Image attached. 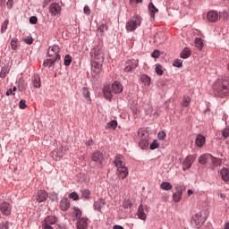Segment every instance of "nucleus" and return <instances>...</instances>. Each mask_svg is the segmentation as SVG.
<instances>
[{"label":"nucleus","mask_w":229,"mask_h":229,"mask_svg":"<svg viewBox=\"0 0 229 229\" xmlns=\"http://www.w3.org/2000/svg\"><path fill=\"white\" fill-rule=\"evenodd\" d=\"M90 64H91V72L92 76L96 78L103 71V64L105 62V53L103 52V47L96 46L90 51Z\"/></svg>","instance_id":"1"},{"label":"nucleus","mask_w":229,"mask_h":229,"mask_svg":"<svg viewBox=\"0 0 229 229\" xmlns=\"http://www.w3.org/2000/svg\"><path fill=\"white\" fill-rule=\"evenodd\" d=\"M213 93L215 98H228L229 96V77H218L213 83Z\"/></svg>","instance_id":"2"},{"label":"nucleus","mask_w":229,"mask_h":229,"mask_svg":"<svg viewBox=\"0 0 229 229\" xmlns=\"http://www.w3.org/2000/svg\"><path fill=\"white\" fill-rule=\"evenodd\" d=\"M142 23V17H140V15L139 14H135L131 20H129L126 22V30L127 31H135V29L138 26H140V24Z\"/></svg>","instance_id":"3"},{"label":"nucleus","mask_w":229,"mask_h":229,"mask_svg":"<svg viewBox=\"0 0 229 229\" xmlns=\"http://www.w3.org/2000/svg\"><path fill=\"white\" fill-rule=\"evenodd\" d=\"M138 135L140 137V142L139 146L141 148V149H146L148 146H149V134H148V131L140 129L138 131Z\"/></svg>","instance_id":"4"},{"label":"nucleus","mask_w":229,"mask_h":229,"mask_svg":"<svg viewBox=\"0 0 229 229\" xmlns=\"http://www.w3.org/2000/svg\"><path fill=\"white\" fill-rule=\"evenodd\" d=\"M61 48L58 45H54L48 47L47 56L48 58H55V60H62V56L60 55Z\"/></svg>","instance_id":"5"},{"label":"nucleus","mask_w":229,"mask_h":229,"mask_svg":"<svg viewBox=\"0 0 229 229\" xmlns=\"http://www.w3.org/2000/svg\"><path fill=\"white\" fill-rule=\"evenodd\" d=\"M91 162H94L96 165L103 167V164L105 162V155L103 152L97 150L91 155Z\"/></svg>","instance_id":"6"},{"label":"nucleus","mask_w":229,"mask_h":229,"mask_svg":"<svg viewBox=\"0 0 229 229\" xmlns=\"http://www.w3.org/2000/svg\"><path fill=\"white\" fill-rule=\"evenodd\" d=\"M123 69L124 72H131L139 67V59H128Z\"/></svg>","instance_id":"7"},{"label":"nucleus","mask_w":229,"mask_h":229,"mask_svg":"<svg viewBox=\"0 0 229 229\" xmlns=\"http://www.w3.org/2000/svg\"><path fill=\"white\" fill-rule=\"evenodd\" d=\"M176 192L173 194V199L174 203H180L182 201V198H183V191H185V188L182 185L175 187Z\"/></svg>","instance_id":"8"},{"label":"nucleus","mask_w":229,"mask_h":229,"mask_svg":"<svg viewBox=\"0 0 229 229\" xmlns=\"http://www.w3.org/2000/svg\"><path fill=\"white\" fill-rule=\"evenodd\" d=\"M205 217L201 215L200 212L195 214L191 218V223L197 226V228H201L202 225H205Z\"/></svg>","instance_id":"9"},{"label":"nucleus","mask_w":229,"mask_h":229,"mask_svg":"<svg viewBox=\"0 0 229 229\" xmlns=\"http://www.w3.org/2000/svg\"><path fill=\"white\" fill-rule=\"evenodd\" d=\"M196 162V157L193 155H188L182 162V171H187L192 167V164Z\"/></svg>","instance_id":"10"},{"label":"nucleus","mask_w":229,"mask_h":229,"mask_svg":"<svg viewBox=\"0 0 229 229\" xmlns=\"http://www.w3.org/2000/svg\"><path fill=\"white\" fill-rule=\"evenodd\" d=\"M47 198H49V193L46 190H38L36 193V201L38 203L47 201Z\"/></svg>","instance_id":"11"},{"label":"nucleus","mask_w":229,"mask_h":229,"mask_svg":"<svg viewBox=\"0 0 229 229\" xmlns=\"http://www.w3.org/2000/svg\"><path fill=\"white\" fill-rule=\"evenodd\" d=\"M0 212L3 214V216H10L12 214V204L6 201L0 203Z\"/></svg>","instance_id":"12"},{"label":"nucleus","mask_w":229,"mask_h":229,"mask_svg":"<svg viewBox=\"0 0 229 229\" xmlns=\"http://www.w3.org/2000/svg\"><path fill=\"white\" fill-rule=\"evenodd\" d=\"M50 15L52 17H56V15H60L62 12V6L58 3H52L48 8Z\"/></svg>","instance_id":"13"},{"label":"nucleus","mask_w":229,"mask_h":229,"mask_svg":"<svg viewBox=\"0 0 229 229\" xmlns=\"http://www.w3.org/2000/svg\"><path fill=\"white\" fill-rule=\"evenodd\" d=\"M77 229H88L89 228V218L81 217L77 220Z\"/></svg>","instance_id":"14"},{"label":"nucleus","mask_w":229,"mask_h":229,"mask_svg":"<svg viewBox=\"0 0 229 229\" xmlns=\"http://www.w3.org/2000/svg\"><path fill=\"white\" fill-rule=\"evenodd\" d=\"M59 207L63 212H67L71 208V200L67 198H63L60 201Z\"/></svg>","instance_id":"15"},{"label":"nucleus","mask_w":229,"mask_h":229,"mask_svg":"<svg viewBox=\"0 0 229 229\" xmlns=\"http://www.w3.org/2000/svg\"><path fill=\"white\" fill-rule=\"evenodd\" d=\"M31 83L34 89H40V87H42V81L40 80V75H38V73L32 75Z\"/></svg>","instance_id":"16"},{"label":"nucleus","mask_w":229,"mask_h":229,"mask_svg":"<svg viewBox=\"0 0 229 229\" xmlns=\"http://www.w3.org/2000/svg\"><path fill=\"white\" fill-rule=\"evenodd\" d=\"M210 160H211L210 168L212 169V171L216 170V167H219L223 165V160L221 158H217L214 157L213 155H211Z\"/></svg>","instance_id":"17"},{"label":"nucleus","mask_w":229,"mask_h":229,"mask_svg":"<svg viewBox=\"0 0 229 229\" xmlns=\"http://www.w3.org/2000/svg\"><path fill=\"white\" fill-rule=\"evenodd\" d=\"M207 19L209 22H217L219 19V13L216 11H209L207 13Z\"/></svg>","instance_id":"18"},{"label":"nucleus","mask_w":229,"mask_h":229,"mask_svg":"<svg viewBox=\"0 0 229 229\" xmlns=\"http://www.w3.org/2000/svg\"><path fill=\"white\" fill-rule=\"evenodd\" d=\"M111 89H112V92H114V94H121L123 92V84H121V82L115 81L114 82H113Z\"/></svg>","instance_id":"19"},{"label":"nucleus","mask_w":229,"mask_h":229,"mask_svg":"<svg viewBox=\"0 0 229 229\" xmlns=\"http://www.w3.org/2000/svg\"><path fill=\"white\" fill-rule=\"evenodd\" d=\"M114 165L116 166L117 169L126 167V165H124V163L123 162V155H121V154L116 155V157L114 160Z\"/></svg>","instance_id":"20"},{"label":"nucleus","mask_w":229,"mask_h":229,"mask_svg":"<svg viewBox=\"0 0 229 229\" xmlns=\"http://www.w3.org/2000/svg\"><path fill=\"white\" fill-rule=\"evenodd\" d=\"M60 62V59H55L53 57H50L48 59H45L43 62V66L47 67L48 69H51L55 64H58Z\"/></svg>","instance_id":"21"},{"label":"nucleus","mask_w":229,"mask_h":229,"mask_svg":"<svg viewBox=\"0 0 229 229\" xmlns=\"http://www.w3.org/2000/svg\"><path fill=\"white\" fill-rule=\"evenodd\" d=\"M205 142H207L205 136H203V134H198L195 140L197 148H203V146H205Z\"/></svg>","instance_id":"22"},{"label":"nucleus","mask_w":229,"mask_h":229,"mask_svg":"<svg viewBox=\"0 0 229 229\" xmlns=\"http://www.w3.org/2000/svg\"><path fill=\"white\" fill-rule=\"evenodd\" d=\"M82 98L86 99L87 105H92V98H90V91H89V88H82Z\"/></svg>","instance_id":"23"},{"label":"nucleus","mask_w":229,"mask_h":229,"mask_svg":"<svg viewBox=\"0 0 229 229\" xmlns=\"http://www.w3.org/2000/svg\"><path fill=\"white\" fill-rule=\"evenodd\" d=\"M103 95H104L105 99H107L108 101H112V98H114V95L112 94L110 86H105L103 88Z\"/></svg>","instance_id":"24"},{"label":"nucleus","mask_w":229,"mask_h":229,"mask_svg":"<svg viewBox=\"0 0 229 229\" xmlns=\"http://www.w3.org/2000/svg\"><path fill=\"white\" fill-rule=\"evenodd\" d=\"M220 175L221 178L223 180V182H225V183H228L229 182V169L226 167H223L220 171Z\"/></svg>","instance_id":"25"},{"label":"nucleus","mask_w":229,"mask_h":229,"mask_svg":"<svg viewBox=\"0 0 229 229\" xmlns=\"http://www.w3.org/2000/svg\"><path fill=\"white\" fill-rule=\"evenodd\" d=\"M105 205H106L105 199H98L93 204L94 210H97L98 212H101V209L103 208V207H105Z\"/></svg>","instance_id":"26"},{"label":"nucleus","mask_w":229,"mask_h":229,"mask_svg":"<svg viewBox=\"0 0 229 229\" xmlns=\"http://www.w3.org/2000/svg\"><path fill=\"white\" fill-rule=\"evenodd\" d=\"M212 154H202L199 157V164H201V165H206V164H208V160H210Z\"/></svg>","instance_id":"27"},{"label":"nucleus","mask_w":229,"mask_h":229,"mask_svg":"<svg viewBox=\"0 0 229 229\" xmlns=\"http://www.w3.org/2000/svg\"><path fill=\"white\" fill-rule=\"evenodd\" d=\"M117 174L120 178H122V180H124V178H126L129 174L128 167L123 166L122 168H118Z\"/></svg>","instance_id":"28"},{"label":"nucleus","mask_w":229,"mask_h":229,"mask_svg":"<svg viewBox=\"0 0 229 229\" xmlns=\"http://www.w3.org/2000/svg\"><path fill=\"white\" fill-rule=\"evenodd\" d=\"M10 74V65L9 64H4L2 66L1 71H0V78H6Z\"/></svg>","instance_id":"29"},{"label":"nucleus","mask_w":229,"mask_h":229,"mask_svg":"<svg viewBox=\"0 0 229 229\" xmlns=\"http://www.w3.org/2000/svg\"><path fill=\"white\" fill-rule=\"evenodd\" d=\"M137 216L141 221H146V213L144 212V206L140 204L138 208Z\"/></svg>","instance_id":"30"},{"label":"nucleus","mask_w":229,"mask_h":229,"mask_svg":"<svg viewBox=\"0 0 229 229\" xmlns=\"http://www.w3.org/2000/svg\"><path fill=\"white\" fill-rule=\"evenodd\" d=\"M43 223H47V225H56V223H58V217L55 216H48L45 217Z\"/></svg>","instance_id":"31"},{"label":"nucleus","mask_w":229,"mask_h":229,"mask_svg":"<svg viewBox=\"0 0 229 229\" xmlns=\"http://www.w3.org/2000/svg\"><path fill=\"white\" fill-rule=\"evenodd\" d=\"M191 55H192V53L191 52V48L186 47L181 51L180 56L181 58H183V60H187V58H189Z\"/></svg>","instance_id":"32"},{"label":"nucleus","mask_w":229,"mask_h":229,"mask_svg":"<svg viewBox=\"0 0 229 229\" xmlns=\"http://www.w3.org/2000/svg\"><path fill=\"white\" fill-rule=\"evenodd\" d=\"M72 210H73V214L75 216L73 221L81 219V216H83V211H81V209H80V208H78V207H73Z\"/></svg>","instance_id":"33"},{"label":"nucleus","mask_w":229,"mask_h":229,"mask_svg":"<svg viewBox=\"0 0 229 229\" xmlns=\"http://www.w3.org/2000/svg\"><path fill=\"white\" fill-rule=\"evenodd\" d=\"M148 12L151 19H155V13L158 12V9L156 8L155 4L153 3L148 4Z\"/></svg>","instance_id":"34"},{"label":"nucleus","mask_w":229,"mask_h":229,"mask_svg":"<svg viewBox=\"0 0 229 229\" xmlns=\"http://www.w3.org/2000/svg\"><path fill=\"white\" fill-rule=\"evenodd\" d=\"M203 39L201 38H195V47L198 49V51L203 50Z\"/></svg>","instance_id":"35"},{"label":"nucleus","mask_w":229,"mask_h":229,"mask_svg":"<svg viewBox=\"0 0 229 229\" xmlns=\"http://www.w3.org/2000/svg\"><path fill=\"white\" fill-rule=\"evenodd\" d=\"M140 81L147 87H149V85H151V77L146 74L141 75Z\"/></svg>","instance_id":"36"},{"label":"nucleus","mask_w":229,"mask_h":229,"mask_svg":"<svg viewBox=\"0 0 229 229\" xmlns=\"http://www.w3.org/2000/svg\"><path fill=\"white\" fill-rule=\"evenodd\" d=\"M160 189H162V191H171L173 189V184L169 182H163L160 184Z\"/></svg>","instance_id":"37"},{"label":"nucleus","mask_w":229,"mask_h":229,"mask_svg":"<svg viewBox=\"0 0 229 229\" xmlns=\"http://www.w3.org/2000/svg\"><path fill=\"white\" fill-rule=\"evenodd\" d=\"M117 128V121L112 120L106 125V130H115Z\"/></svg>","instance_id":"38"},{"label":"nucleus","mask_w":229,"mask_h":229,"mask_svg":"<svg viewBox=\"0 0 229 229\" xmlns=\"http://www.w3.org/2000/svg\"><path fill=\"white\" fill-rule=\"evenodd\" d=\"M163 69H164V66H162V64H157L156 68H155L156 74H157V76H164V70Z\"/></svg>","instance_id":"39"},{"label":"nucleus","mask_w":229,"mask_h":229,"mask_svg":"<svg viewBox=\"0 0 229 229\" xmlns=\"http://www.w3.org/2000/svg\"><path fill=\"white\" fill-rule=\"evenodd\" d=\"M11 46V49L13 51H17L18 47H19V39L18 38H13L11 40L10 43Z\"/></svg>","instance_id":"40"},{"label":"nucleus","mask_w":229,"mask_h":229,"mask_svg":"<svg viewBox=\"0 0 229 229\" xmlns=\"http://www.w3.org/2000/svg\"><path fill=\"white\" fill-rule=\"evenodd\" d=\"M191 105V97L189 96H184L182 98V103L181 104V106H184V108H187Z\"/></svg>","instance_id":"41"},{"label":"nucleus","mask_w":229,"mask_h":229,"mask_svg":"<svg viewBox=\"0 0 229 229\" xmlns=\"http://www.w3.org/2000/svg\"><path fill=\"white\" fill-rule=\"evenodd\" d=\"M81 194H82V198H84L85 199H90V194H91L90 190L89 189L82 190Z\"/></svg>","instance_id":"42"},{"label":"nucleus","mask_w":229,"mask_h":229,"mask_svg":"<svg viewBox=\"0 0 229 229\" xmlns=\"http://www.w3.org/2000/svg\"><path fill=\"white\" fill-rule=\"evenodd\" d=\"M71 64H72V56H71V55H66L64 56V65L66 67H69V65H71Z\"/></svg>","instance_id":"43"},{"label":"nucleus","mask_w":229,"mask_h":229,"mask_svg":"<svg viewBox=\"0 0 229 229\" xmlns=\"http://www.w3.org/2000/svg\"><path fill=\"white\" fill-rule=\"evenodd\" d=\"M8 24H10V21L8 20H4L2 23L1 33H4V31L8 30Z\"/></svg>","instance_id":"44"},{"label":"nucleus","mask_w":229,"mask_h":229,"mask_svg":"<svg viewBox=\"0 0 229 229\" xmlns=\"http://www.w3.org/2000/svg\"><path fill=\"white\" fill-rule=\"evenodd\" d=\"M133 203L130 199L123 200V208H131Z\"/></svg>","instance_id":"45"},{"label":"nucleus","mask_w":229,"mask_h":229,"mask_svg":"<svg viewBox=\"0 0 229 229\" xmlns=\"http://www.w3.org/2000/svg\"><path fill=\"white\" fill-rule=\"evenodd\" d=\"M174 67H183V61H182L181 59H175L174 60L173 63Z\"/></svg>","instance_id":"46"},{"label":"nucleus","mask_w":229,"mask_h":229,"mask_svg":"<svg viewBox=\"0 0 229 229\" xmlns=\"http://www.w3.org/2000/svg\"><path fill=\"white\" fill-rule=\"evenodd\" d=\"M69 198H70V199H73V201H78V199H80V195H78V193H76V191H73L69 194Z\"/></svg>","instance_id":"47"},{"label":"nucleus","mask_w":229,"mask_h":229,"mask_svg":"<svg viewBox=\"0 0 229 229\" xmlns=\"http://www.w3.org/2000/svg\"><path fill=\"white\" fill-rule=\"evenodd\" d=\"M0 229H10V222L8 220L3 221L0 224Z\"/></svg>","instance_id":"48"},{"label":"nucleus","mask_w":229,"mask_h":229,"mask_svg":"<svg viewBox=\"0 0 229 229\" xmlns=\"http://www.w3.org/2000/svg\"><path fill=\"white\" fill-rule=\"evenodd\" d=\"M157 137L159 140H165V137H167V134L165 133V131H161L158 132Z\"/></svg>","instance_id":"49"},{"label":"nucleus","mask_w":229,"mask_h":229,"mask_svg":"<svg viewBox=\"0 0 229 229\" xmlns=\"http://www.w3.org/2000/svg\"><path fill=\"white\" fill-rule=\"evenodd\" d=\"M160 147V144H158V141L157 140H154L153 142L150 144V149H157V148Z\"/></svg>","instance_id":"50"},{"label":"nucleus","mask_w":229,"mask_h":229,"mask_svg":"<svg viewBox=\"0 0 229 229\" xmlns=\"http://www.w3.org/2000/svg\"><path fill=\"white\" fill-rule=\"evenodd\" d=\"M98 30L99 33H105V30H108V26L106 24H101Z\"/></svg>","instance_id":"51"},{"label":"nucleus","mask_w":229,"mask_h":229,"mask_svg":"<svg viewBox=\"0 0 229 229\" xmlns=\"http://www.w3.org/2000/svg\"><path fill=\"white\" fill-rule=\"evenodd\" d=\"M27 105H26V100L21 99L19 102V107L21 108V110H25V108H27Z\"/></svg>","instance_id":"52"},{"label":"nucleus","mask_w":229,"mask_h":229,"mask_svg":"<svg viewBox=\"0 0 229 229\" xmlns=\"http://www.w3.org/2000/svg\"><path fill=\"white\" fill-rule=\"evenodd\" d=\"M222 137H224V139H228L229 137V127L224 129L222 131Z\"/></svg>","instance_id":"53"},{"label":"nucleus","mask_w":229,"mask_h":229,"mask_svg":"<svg viewBox=\"0 0 229 229\" xmlns=\"http://www.w3.org/2000/svg\"><path fill=\"white\" fill-rule=\"evenodd\" d=\"M38 22V18H37V16H31L30 18V24H37Z\"/></svg>","instance_id":"54"},{"label":"nucleus","mask_w":229,"mask_h":229,"mask_svg":"<svg viewBox=\"0 0 229 229\" xmlns=\"http://www.w3.org/2000/svg\"><path fill=\"white\" fill-rule=\"evenodd\" d=\"M152 58H159L160 57V51L159 50H154L151 54Z\"/></svg>","instance_id":"55"},{"label":"nucleus","mask_w":229,"mask_h":229,"mask_svg":"<svg viewBox=\"0 0 229 229\" xmlns=\"http://www.w3.org/2000/svg\"><path fill=\"white\" fill-rule=\"evenodd\" d=\"M23 42L28 44V46H31L33 44V38H26L23 39Z\"/></svg>","instance_id":"56"},{"label":"nucleus","mask_w":229,"mask_h":229,"mask_svg":"<svg viewBox=\"0 0 229 229\" xmlns=\"http://www.w3.org/2000/svg\"><path fill=\"white\" fill-rule=\"evenodd\" d=\"M41 225L43 229H54L53 226H51L49 224L42 222Z\"/></svg>","instance_id":"57"},{"label":"nucleus","mask_w":229,"mask_h":229,"mask_svg":"<svg viewBox=\"0 0 229 229\" xmlns=\"http://www.w3.org/2000/svg\"><path fill=\"white\" fill-rule=\"evenodd\" d=\"M6 4H7L8 10H12L13 8V0H8Z\"/></svg>","instance_id":"58"},{"label":"nucleus","mask_w":229,"mask_h":229,"mask_svg":"<svg viewBox=\"0 0 229 229\" xmlns=\"http://www.w3.org/2000/svg\"><path fill=\"white\" fill-rule=\"evenodd\" d=\"M84 13L85 15H90V7L89 5L84 6Z\"/></svg>","instance_id":"59"},{"label":"nucleus","mask_w":229,"mask_h":229,"mask_svg":"<svg viewBox=\"0 0 229 229\" xmlns=\"http://www.w3.org/2000/svg\"><path fill=\"white\" fill-rule=\"evenodd\" d=\"M49 3H51L50 0H44L43 8H46V6H47V4H49Z\"/></svg>","instance_id":"60"},{"label":"nucleus","mask_w":229,"mask_h":229,"mask_svg":"<svg viewBox=\"0 0 229 229\" xmlns=\"http://www.w3.org/2000/svg\"><path fill=\"white\" fill-rule=\"evenodd\" d=\"M113 229H124V227H123V225H115L113 226Z\"/></svg>","instance_id":"61"},{"label":"nucleus","mask_w":229,"mask_h":229,"mask_svg":"<svg viewBox=\"0 0 229 229\" xmlns=\"http://www.w3.org/2000/svg\"><path fill=\"white\" fill-rule=\"evenodd\" d=\"M12 94H13V90H12V89H8L5 93L6 96H12Z\"/></svg>","instance_id":"62"},{"label":"nucleus","mask_w":229,"mask_h":229,"mask_svg":"<svg viewBox=\"0 0 229 229\" xmlns=\"http://www.w3.org/2000/svg\"><path fill=\"white\" fill-rule=\"evenodd\" d=\"M94 143V141L91 140H89L88 141H86V146H92V144Z\"/></svg>","instance_id":"63"},{"label":"nucleus","mask_w":229,"mask_h":229,"mask_svg":"<svg viewBox=\"0 0 229 229\" xmlns=\"http://www.w3.org/2000/svg\"><path fill=\"white\" fill-rule=\"evenodd\" d=\"M131 110H132L133 115H137V114H138L137 107H132Z\"/></svg>","instance_id":"64"}]
</instances>
